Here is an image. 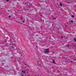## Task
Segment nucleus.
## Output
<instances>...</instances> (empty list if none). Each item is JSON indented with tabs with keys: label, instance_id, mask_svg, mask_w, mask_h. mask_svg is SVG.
<instances>
[{
	"label": "nucleus",
	"instance_id": "nucleus-1",
	"mask_svg": "<svg viewBox=\"0 0 76 76\" xmlns=\"http://www.w3.org/2000/svg\"><path fill=\"white\" fill-rule=\"evenodd\" d=\"M45 53H49V49L48 48L45 49Z\"/></svg>",
	"mask_w": 76,
	"mask_h": 76
},
{
	"label": "nucleus",
	"instance_id": "nucleus-2",
	"mask_svg": "<svg viewBox=\"0 0 76 76\" xmlns=\"http://www.w3.org/2000/svg\"><path fill=\"white\" fill-rule=\"evenodd\" d=\"M70 62H71V63H72V62H73V61H70V60L68 59V61H65V63H70Z\"/></svg>",
	"mask_w": 76,
	"mask_h": 76
},
{
	"label": "nucleus",
	"instance_id": "nucleus-22",
	"mask_svg": "<svg viewBox=\"0 0 76 76\" xmlns=\"http://www.w3.org/2000/svg\"><path fill=\"white\" fill-rule=\"evenodd\" d=\"M53 19H54V18H53Z\"/></svg>",
	"mask_w": 76,
	"mask_h": 76
},
{
	"label": "nucleus",
	"instance_id": "nucleus-16",
	"mask_svg": "<svg viewBox=\"0 0 76 76\" xmlns=\"http://www.w3.org/2000/svg\"><path fill=\"white\" fill-rule=\"evenodd\" d=\"M61 38H63V36H61Z\"/></svg>",
	"mask_w": 76,
	"mask_h": 76
},
{
	"label": "nucleus",
	"instance_id": "nucleus-20",
	"mask_svg": "<svg viewBox=\"0 0 76 76\" xmlns=\"http://www.w3.org/2000/svg\"><path fill=\"white\" fill-rule=\"evenodd\" d=\"M12 47L13 48H14V47L13 46H12Z\"/></svg>",
	"mask_w": 76,
	"mask_h": 76
},
{
	"label": "nucleus",
	"instance_id": "nucleus-19",
	"mask_svg": "<svg viewBox=\"0 0 76 76\" xmlns=\"http://www.w3.org/2000/svg\"><path fill=\"white\" fill-rule=\"evenodd\" d=\"M74 60H75V61H76V57L75 58V59H74Z\"/></svg>",
	"mask_w": 76,
	"mask_h": 76
},
{
	"label": "nucleus",
	"instance_id": "nucleus-13",
	"mask_svg": "<svg viewBox=\"0 0 76 76\" xmlns=\"http://www.w3.org/2000/svg\"><path fill=\"white\" fill-rule=\"evenodd\" d=\"M7 1H9V0H6Z\"/></svg>",
	"mask_w": 76,
	"mask_h": 76
},
{
	"label": "nucleus",
	"instance_id": "nucleus-14",
	"mask_svg": "<svg viewBox=\"0 0 76 76\" xmlns=\"http://www.w3.org/2000/svg\"><path fill=\"white\" fill-rule=\"evenodd\" d=\"M2 61H5V60H3Z\"/></svg>",
	"mask_w": 76,
	"mask_h": 76
},
{
	"label": "nucleus",
	"instance_id": "nucleus-21",
	"mask_svg": "<svg viewBox=\"0 0 76 76\" xmlns=\"http://www.w3.org/2000/svg\"><path fill=\"white\" fill-rule=\"evenodd\" d=\"M7 11H8V12H9V10H7Z\"/></svg>",
	"mask_w": 76,
	"mask_h": 76
},
{
	"label": "nucleus",
	"instance_id": "nucleus-5",
	"mask_svg": "<svg viewBox=\"0 0 76 76\" xmlns=\"http://www.w3.org/2000/svg\"><path fill=\"white\" fill-rule=\"evenodd\" d=\"M71 22L72 23H73V21L72 20L71 21Z\"/></svg>",
	"mask_w": 76,
	"mask_h": 76
},
{
	"label": "nucleus",
	"instance_id": "nucleus-8",
	"mask_svg": "<svg viewBox=\"0 0 76 76\" xmlns=\"http://www.w3.org/2000/svg\"><path fill=\"white\" fill-rule=\"evenodd\" d=\"M39 61H38V64H39V65H41V64H39Z\"/></svg>",
	"mask_w": 76,
	"mask_h": 76
},
{
	"label": "nucleus",
	"instance_id": "nucleus-10",
	"mask_svg": "<svg viewBox=\"0 0 76 76\" xmlns=\"http://www.w3.org/2000/svg\"><path fill=\"white\" fill-rule=\"evenodd\" d=\"M66 46L67 47H68L69 46V45H67Z\"/></svg>",
	"mask_w": 76,
	"mask_h": 76
},
{
	"label": "nucleus",
	"instance_id": "nucleus-15",
	"mask_svg": "<svg viewBox=\"0 0 76 76\" xmlns=\"http://www.w3.org/2000/svg\"><path fill=\"white\" fill-rule=\"evenodd\" d=\"M20 19L22 20V17H20Z\"/></svg>",
	"mask_w": 76,
	"mask_h": 76
},
{
	"label": "nucleus",
	"instance_id": "nucleus-3",
	"mask_svg": "<svg viewBox=\"0 0 76 76\" xmlns=\"http://www.w3.org/2000/svg\"><path fill=\"white\" fill-rule=\"evenodd\" d=\"M21 72H22V73H25V71H24L23 70Z\"/></svg>",
	"mask_w": 76,
	"mask_h": 76
},
{
	"label": "nucleus",
	"instance_id": "nucleus-17",
	"mask_svg": "<svg viewBox=\"0 0 76 76\" xmlns=\"http://www.w3.org/2000/svg\"><path fill=\"white\" fill-rule=\"evenodd\" d=\"M64 75L65 76H67V74H64Z\"/></svg>",
	"mask_w": 76,
	"mask_h": 76
},
{
	"label": "nucleus",
	"instance_id": "nucleus-23",
	"mask_svg": "<svg viewBox=\"0 0 76 76\" xmlns=\"http://www.w3.org/2000/svg\"><path fill=\"white\" fill-rule=\"evenodd\" d=\"M36 47H37V46H36Z\"/></svg>",
	"mask_w": 76,
	"mask_h": 76
},
{
	"label": "nucleus",
	"instance_id": "nucleus-18",
	"mask_svg": "<svg viewBox=\"0 0 76 76\" xmlns=\"http://www.w3.org/2000/svg\"><path fill=\"white\" fill-rule=\"evenodd\" d=\"M25 22V21L24 20H23V23H24Z\"/></svg>",
	"mask_w": 76,
	"mask_h": 76
},
{
	"label": "nucleus",
	"instance_id": "nucleus-6",
	"mask_svg": "<svg viewBox=\"0 0 76 76\" xmlns=\"http://www.w3.org/2000/svg\"><path fill=\"white\" fill-rule=\"evenodd\" d=\"M15 50H19V48H16Z\"/></svg>",
	"mask_w": 76,
	"mask_h": 76
},
{
	"label": "nucleus",
	"instance_id": "nucleus-9",
	"mask_svg": "<svg viewBox=\"0 0 76 76\" xmlns=\"http://www.w3.org/2000/svg\"><path fill=\"white\" fill-rule=\"evenodd\" d=\"M60 6H62V4L61 3H60Z\"/></svg>",
	"mask_w": 76,
	"mask_h": 76
},
{
	"label": "nucleus",
	"instance_id": "nucleus-24",
	"mask_svg": "<svg viewBox=\"0 0 76 76\" xmlns=\"http://www.w3.org/2000/svg\"><path fill=\"white\" fill-rule=\"evenodd\" d=\"M53 67H51V68H53Z\"/></svg>",
	"mask_w": 76,
	"mask_h": 76
},
{
	"label": "nucleus",
	"instance_id": "nucleus-26",
	"mask_svg": "<svg viewBox=\"0 0 76 76\" xmlns=\"http://www.w3.org/2000/svg\"><path fill=\"white\" fill-rule=\"evenodd\" d=\"M66 27H67V26H66Z\"/></svg>",
	"mask_w": 76,
	"mask_h": 76
},
{
	"label": "nucleus",
	"instance_id": "nucleus-25",
	"mask_svg": "<svg viewBox=\"0 0 76 76\" xmlns=\"http://www.w3.org/2000/svg\"><path fill=\"white\" fill-rule=\"evenodd\" d=\"M25 65H26V64H25Z\"/></svg>",
	"mask_w": 76,
	"mask_h": 76
},
{
	"label": "nucleus",
	"instance_id": "nucleus-27",
	"mask_svg": "<svg viewBox=\"0 0 76 76\" xmlns=\"http://www.w3.org/2000/svg\"><path fill=\"white\" fill-rule=\"evenodd\" d=\"M23 75L22 76H23Z\"/></svg>",
	"mask_w": 76,
	"mask_h": 76
},
{
	"label": "nucleus",
	"instance_id": "nucleus-4",
	"mask_svg": "<svg viewBox=\"0 0 76 76\" xmlns=\"http://www.w3.org/2000/svg\"><path fill=\"white\" fill-rule=\"evenodd\" d=\"M74 41H75V42H76V38H74Z\"/></svg>",
	"mask_w": 76,
	"mask_h": 76
},
{
	"label": "nucleus",
	"instance_id": "nucleus-7",
	"mask_svg": "<svg viewBox=\"0 0 76 76\" xmlns=\"http://www.w3.org/2000/svg\"><path fill=\"white\" fill-rule=\"evenodd\" d=\"M52 62L53 63L55 64V62H54V60H53Z\"/></svg>",
	"mask_w": 76,
	"mask_h": 76
},
{
	"label": "nucleus",
	"instance_id": "nucleus-11",
	"mask_svg": "<svg viewBox=\"0 0 76 76\" xmlns=\"http://www.w3.org/2000/svg\"><path fill=\"white\" fill-rule=\"evenodd\" d=\"M72 18H74V16L72 15L71 16Z\"/></svg>",
	"mask_w": 76,
	"mask_h": 76
},
{
	"label": "nucleus",
	"instance_id": "nucleus-12",
	"mask_svg": "<svg viewBox=\"0 0 76 76\" xmlns=\"http://www.w3.org/2000/svg\"><path fill=\"white\" fill-rule=\"evenodd\" d=\"M9 18H11V16H9Z\"/></svg>",
	"mask_w": 76,
	"mask_h": 76
}]
</instances>
